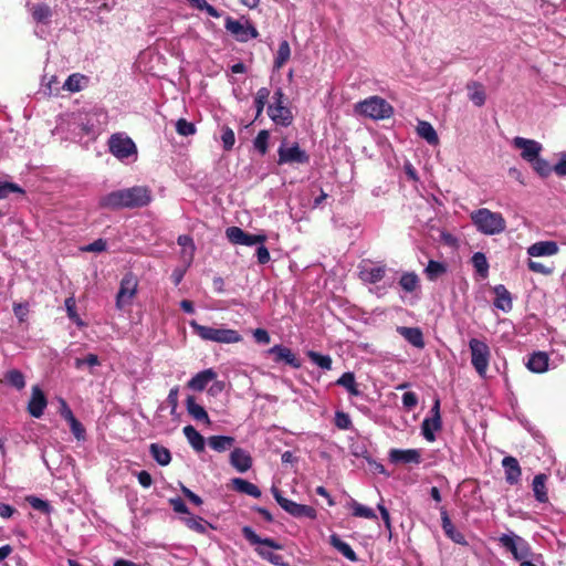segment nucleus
<instances>
[{
  "label": "nucleus",
  "instance_id": "34",
  "mask_svg": "<svg viewBox=\"0 0 566 566\" xmlns=\"http://www.w3.org/2000/svg\"><path fill=\"white\" fill-rule=\"evenodd\" d=\"M232 486L239 493H243V494L250 495L255 499L261 496L260 489L255 484H253L244 479H241V478L232 479Z\"/></svg>",
  "mask_w": 566,
  "mask_h": 566
},
{
  "label": "nucleus",
  "instance_id": "20",
  "mask_svg": "<svg viewBox=\"0 0 566 566\" xmlns=\"http://www.w3.org/2000/svg\"><path fill=\"white\" fill-rule=\"evenodd\" d=\"M559 251L555 241H538L527 248V254L531 258L553 256Z\"/></svg>",
  "mask_w": 566,
  "mask_h": 566
},
{
  "label": "nucleus",
  "instance_id": "38",
  "mask_svg": "<svg viewBox=\"0 0 566 566\" xmlns=\"http://www.w3.org/2000/svg\"><path fill=\"white\" fill-rule=\"evenodd\" d=\"M469 91V98L475 105L481 107L485 103V92L482 85L478 82H470L467 85Z\"/></svg>",
  "mask_w": 566,
  "mask_h": 566
},
{
  "label": "nucleus",
  "instance_id": "12",
  "mask_svg": "<svg viewBox=\"0 0 566 566\" xmlns=\"http://www.w3.org/2000/svg\"><path fill=\"white\" fill-rule=\"evenodd\" d=\"M358 276L366 283L376 285L386 276L387 266L381 262H374L371 260H363L358 266Z\"/></svg>",
  "mask_w": 566,
  "mask_h": 566
},
{
  "label": "nucleus",
  "instance_id": "21",
  "mask_svg": "<svg viewBox=\"0 0 566 566\" xmlns=\"http://www.w3.org/2000/svg\"><path fill=\"white\" fill-rule=\"evenodd\" d=\"M502 467L505 473V481L510 485H516L521 481L522 470L518 461L514 457H505L502 460Z\"/></svg>",
  "mask_w": 566,
  "mask_h": 566
},
{
  "label": "nucleus",
  "instance_id": "9",
  "mask_svg": "<svg viewBox=\"0 0 566 566\" xmlns=\"http://www.w3.org/2000/svg\"><path fill=\"white\" fill-rule=\"evenodd\" d=\"M28 8L32 20L36 23L35 35L44 39L48 35V27L52 22L54 10L44 2L28 4Z\"/></svg>",
  "mask_w": 566,
  "mask_h": 566
},
{
  "label": "nucleus",
  "instance_id": "54",
  "mask_svg": "<svg viewBox=\"0 0 566 566\" xmlns=\"http://www.w3.org/2000/svg\"><path fill=\"white\" fill-rule=\"evenodd\" d=\"M269 137L270 135L268 130H260L254 139V147L261 155H264L268 151Z\"/></svg>",
  "mask_w": 566,
  "mask_h": 566
},
{
  "label": "nucleus",
  "instance_id": "58",
  "mask_svg": "<svg viewBox=\"0 0 566 566\" xmlns=\"http://www.w3.org/2000/svg\"><path fill=\"white\" fill-rule=\"evenodd\" d=\"M23 193V190L13 182H0V199L7 198L10 193Z\"/></svg>",
  "mask_w": 566,
  "mask_h": 566
},
{
  "label": "nucleus",
  "instance_id": "47",
  "mask_svg": "<svg viewBox=\"0 0 566 566\" xmlns=\"http://www.w3.org/2000/svg\"><path fill=\"white\" fill-rule=\"evenodd\" d=\"M307 356L311 361L317 365L319 368L324 370L332 369V358L329 355H322L317 352L311 350L307 353Z\"/></svg>",
  "mask_w": 566,
  "mask_h": 566
},
{
  "label": "nucleus",
  "instance_id": "6",
  "mask_svg": "<svg viewBox=\"0 0 566 566\" xmlns=\"http://www.w3.org/2000/svg\"><path fill=\"white\" fill-rule=\"evenodd\" d=\"M109 153L120 161H125L130 157L137 159V147L134 140L125 133H115L108 139Z\"/></svg>",
  "mask_w": 566,
  "mask_h": 566
},
{
  "label": "nucleus",
  "instance_id": "24",
  "mask_svg": "<svg viewBox=\"0 0 566 566\" xmlns=\"http://www.w3.org/2000/svg\"><path fill=\"white\" fill-rule=\"evenodd\" d=\"M230 463L239 472H247L252 465V458L248 451L235 448L230 453Z\"/></svg>",
  "mask_w": 566,
  "mask_h": 566
},
{
  "label": "nucleus",
  "instance_id": "23",
  "mask_svg": "<svg viewBox=\"0 0 566 566\" xmlns=\"http://www.w3.org/2000/svg\"><path fill=\"white\" fill-rule=\"evenodd\" d=\"M389 460L392 463H420L421 454L416 449H392L389 452Z\"/></svg>",
  "mask_w": 566,
  "mask_h": 566
},
{
  "label": "nucleus",
  "instance_id": "61",
  "mask_svg": "<svg viewBox=\"0 0 566 566\" xmlns=\"http://www.w3.org/2000/svg\"><path fill=\"white\" fill-rule=\"evenodd\" d=\"M107 248V243L103 239H97L94 242L82 248V251L85 252H103Z\"/></svg>",
  "mask_w": 566,
  "mask_h": 566
},
{
  "label": "nucleus",
  "instance_id": "53",
  "mask_svg": "<svg viewBox=\"0 0 566 566\" xmlns=\"http://www.w3.org/2000/svg\"><path fill=\"white\" fill-rule=\"evenodd\" d=\"M176 130L179 135L187 137L196 133V126L193 123H190L185 118H179L176 122Z\"/></svg>",
  "mask_w": 566,
  "mask_h": 566
},
{
  "label": "nucleus",
  "instance_id": "13",
  "mask_svg": "<svg viewBox=\"0 0 566 566\" xmlns=\"http://www.w3.org/2000/svg\"><path fill=\"white\" fill-rule=\"evenodd\" d=\"M224 28L239 42H248L259 36L258 30L249 20H235L228 17L224 22Z\"/></svg>",
  "mask_w": 566,
  "mask_h": 566
},
{
  "label": "nucleus",
  "instance_id": "39",
  "mask_svg": "<svg viewBox=\"0 0 566 566\" xmlns=\"http://www.w3.org/2000/svg\"><path fill=\"white\" fill-rule=\"evenodd\" d=\"M447 265L442 262L430 260L424 269V274L429 281H437L447 273Z\"/></svg>",
  "mask_w": 566,
  "mask_h": 566
},
{
  "label": "nucleus",
  "instance_id": "32",
  "mask_svg": "<svg viewBox=\"0 0 566 566\" xmlns=\"http://www.w3.org/2000/svg\"><path fill=\"white\" fill-rule=\"evenodd\" d=\"M417 134L429 145L436 146L439 143L438 134L429 122L419 120L417 125Z\"/></svg>",
  "mask_w": 566,
  "mask_h": 566
},
{
  "label": "nucleus",
  "instance_id": "64",
  "mask_svg": "<svg viewBox=\"0 0 566 566\" xmlns=\"http://www.w3.org/2000/svg\"><path fill=\"white\" fill-rule=\"evenodd\" d=\"M554 172L559 176H566V153H562L558 163L553 167Z\"/></svg>",
  "mask_w": 566,
  "mask_h": 566
},
{
  "label": "nucleus",
  "instance_id": "55",
  "mask_svg": "<svg viewBox=\"0 0 566 566\" xmlns=\"http://www.w3.org/2000/svg\"><path fill=\"white\" fill-rule=\"evenodd\" d=\"M27 502L34 509V510H38V511H41L43 513H50L51 511V506L49 504V502L38 497V496H34V495H30L27 497Z\"/></svg>",
  "mask_w": 566,
  "mask_h": 566
},
{
  "label": "nucleus",
  "instance_id": "5",
  "mask_svg": "<svg viewBox=\"0 0 566 566\" xmlns=\"http://www.w3.org/2000/svg\"><path fill=\"white\" fill-rule=\"evenodd\" d=\"M355 112L371 119L389 118L392 113V106L382 97L370 96L355 105Z\"/></svg>",
  "mask_w": 566,
  "mask_h": 566
},
{
  "label": "nucleus",
  "instance_id": "30",
  "mask_svg": "<svg viewBox=\"0 0 566 566\" xmlns=\"http://www.w3.org/2000/svg\"><path fill=\"white\" fill-rule=\"evenodd\" d=\"M329 544L348 560L356 562L358 559L350 545L344 542L338 535L332 534L329 536Z\"/></svg>",
  "mask_w": 566,
  "mask_h": 566
},
{
  "label": "nucleus",
  "instance_id": "18",
  "mask_svg": "<svg viewBox=\"0 0 566 566\" xmlns=\"http://www.w3.org/2000/svg\"><path fill=\"white\" fill-rule=\"evenodd\" d=\"M439 511L441 514V522H442V528L444 531V534L455 544L463 545V546L468 545V542H467L464 535L461 532L457 531L454 525L452 524L446 507L440 506Z\"/></svg>",
  "mask_w": 566,
  "mask_h": 566
},
{
  "label": "nucleus",
  "instance_id": "4",
  "mask_svg": "<svg viewBox=\"0 0 566 566\" xmlns=\"http://www.w3.org/2000/svg\"><path fill=\"white\" fill-rule=\"evenodd\" d=\"M189 325L193 333L203 340L221 344H234L242 340V336L234 329L203 326L196 321H190Z\"/></svg>",
  "mask_w": 566,
  "mask_h": 566
},
{
  "label": "nucleus",
  "instance_id": "7",
  "mask_svg": "<svg viewBox=\"0 0 566 566\" xmlns=\"http://www.w3.org/2000/svg\"><path fill=\"white\" fill-rule=\"evenodd\" d=\"M500 545L509 551L515 560H523L532 555L531 545L522 536L510 531L499 537Z\"/></svg>",
  "mask_w": 566,
  "mask_h": 566
},
{
  "label": "nucleus",
  "instance_id": "26",
  "mask_svg": "<svg viewBox=\"0 0 566 566\" xmlns=\"http://www.w3.org/2000/svg\"><path fill=\"white\" fill-rule=\"evenodd\" d=\"M397 333L417 348L424 347L423 334L418 327L398 326Z\"/></svg>",
  "mask_w": 566,
  "mask_h": 566
},
{
  "label": "nucleus",
  "instance_id": "43",
  "mask_svg": "<svg viewBox=\"0 0 566 566\" xmlns=\"http://www.w3.org/2000/svg\"><path fill=\"white\" fill-rule=\"evenodd\" d=\"M86 81V77L82 74L74 73L71 74L63 84V90L69 92H80L83 88V83Z\"/></svg>",
  "mask_w": 566,
  "mask_h": 566
},
{
  "label": "nucleus",
  "instance_id": "33",
  "mask_svg": "<svg viewBox=\"0 0 566 566\" xmlns=\"http://www.w3.org/2000/svg\"><path fill=\"white\" fill-rule=\"evenodd\" d=\"M546 480L547 476L541 473L535 475L532 482L534 496L539 503H546L548 501Z\"/></svg>",
  "mask_w": 566,
  "mask_h": 566
},
{
  "label": "nucleus",
  "instance_id": "29",
  "mask_svg": "<svg viewBox=\"0 0 566 566\" xmlns=\"http://www.w3.org/2000/svg\"><path fill=\"white\" fill-rule=\"evenodd\" d=\"M494 293L496 295L494 306L503 312H510L513 304L511 293L507 289L504 285L499 284L494 287Z\"/></svg>",
  "mask_w": 566,
  "mask_h": 566
},
{
  "label": "nucleus",
  "instance_id": "62",
  "mask_svg": "<svg viewBox=\"0 0 566 566\" xmlns=\"http://www.w3.org/2000/svg\"><path fill=\"white\" fill-rule=\"evenodd\" d=\"M402 405L408 410H412L418 405V397L412 391H407L402 395Z\"/></svg>",
  "mask_w": 566,
  "mask_h": 566
},
{
  "label": "nucleus",
  "instance_id": "1",
  "mask_svg": "<svg viewBox=\"0 0 566 566\" xmlns=\"http://www.w3.org/2000/svg\"><path fill=\"white\" fill-rule=\"evenodd\" d=\"M151 191L145 186H135L132 188L112 191L99 199V207L108 209L142 208L150 203Z\"/></svg>",
  "mask_w": 566,
  "mask_h": 566
},
{
  "label": "nucleus",
  "instance_id": "28",
  "mask_svg": "<svg viewBox=\"0 0 566 566\" xmlns=\"http://www.w3.org/2000/svg\"><path fill=\"white\" fill-rule=\"evenodd\" d=\"M186 409L188 415L195 419L196 421L205 422L206 424H210V418L206 409L196 402L195 397L188 396L186 399Z\"/></svg>",
  "mask_w": 566,
  "mask_h": 566
},
{
  "label": "nucleus",
  "instance_id": "48",
  "mask_svg": "<svg viewBox=\"0 0 566 566\" xmlns=\"http://www.w3.org/2000/svg\"><path fill=\"white\" fill-rule=\"evenodd\" d=\"M99 365V358L95 354H87L84 358L77 357L74 359V367L78 370L83 369L84 367H88L90 369H92Z\"/></svg>",
  "mask_w": 566,
  "mask_h": 566
},
{
  "label": "nucleus",
  "instance_id": "17",
  "mask_svg": "<svg viewBox=\"0 0 566 566\" xmlns=\"http://www.w3.org/2000/svg\"><path fill=\"white\" fill-rule=\"evenodd\" d=\"M48 400L39 386L32 387L31 398L28 403V412L34 418H41L46 408Z\"/></svg>",
  "mask_w": 566,
  "mask_h": 566
},
{
  "label": "nucleus",
  "instance_id": "46",
  "mask_svg": "<svg viewBox=\"0 0 566 566\" xmlns=\"http://www.w3.org/2000/svg\"><path fill=\"white\" fill-rule=\"evenodd\" d=\"M472 264L475 271L482 276L486 277L489 273V263L486 256L482 252H475L472 256Z\"/></svg>",
  "mask_w": 566,
  "mask_h": 566
},
{
  "label": "nucleus",
  "instance_id": "14",
  "mask_svg": "<svg viewBox=\"0 0 566 566\" xmlns=\"http://www.w3.org/2000/svg\"><path fill=\"white\" fill-rule=\"evenodd\" d=\"M137 277L132 272L126 273L120 281L119 290L116 295L117 310H123L132 304L137 293Z\"/></svg>",
  "mask_w": 566,
  "mask_h": 566
},
{
  "label": "nucleus",
  "instance_id": "52",
  "mask_svg": "<svg viewBox=\"0 0 566 566\" xmlns=\"http://www.w3.org/2000/svg\"><path fill=\"white\" fill-rule=\"evenodd\" d=\"M269 96H270V91L266 87H261L258 90V92L255 94V98H254V105H255L258 116L263 112Z\"/></svg>",
  "mask_w": 566,
  "mask_h": 566
},
{
  "label": "nucleus",
  "instance_id": "51",
  "mask_svg": "<svg viewBox=\"0 0 566 566\" xmlns=\"http://www.w3.org/2000/svg\"><path fill=\"white\" fill-rule=\"evenodd\" d=\"M530 164L541 177L549 176L553 170L549 163L546 159L541 158L539 156L536 157V159L532 160Z\"/></svg>",
  "mask_w": 566,
  "mask_h": 566
},
{
  "label": "nucleus",
  "instance_id": "41",
  "mask_svg": "<svg viewBox=\"0 0 566 566\" xmlns=\"http://www.w3.org/2000/svg\"><path fill=\"white\" fill-rule=\"evenodd\" d=\"M177 242L182 248V259L190 263L195 252L193 240L189 235H179Z\"/></svg>",
  "mask_w": 566,
  "mask_h": 566
},
{
  "label": "nucleus",
  "instance_id": "60",
  "mask_svg": "<svg viewBox=\"0 0 566 566\" xmlns=\"http://www.w3.org/2000/svg\"><path fill=\"white\" fill-rule=\"evenodd\" d=\"M69 424L72 433L77 440H83L85 438V429L76 418L69 421Z\"/></svg>",
  "mask_w": 566,
  "mask_h": 566
},
{
  "label": "nucleus",
  "instance_id": "31",
  "mask_svg": "<svg viewBox=\"0 0 566 566\" xmlns=\"http://www.w3.org/2000/svg\"><path fill=\"white\" fill-rule=\"evenodd\" d=\"M182 432L195 451L202 452L205 450V438L192 426H186Z\"/></svg>",
  "mask_w": 566,
  "mask_h": 566
},
{
  "label": "nucleus",
  "instance_id": "8",
  "mask_svg": "<svg viewBox=\"0 0 566 566\" xmlns=\"http://www.w3.org/2000/svg\"><path fill=\"white\" fill-rule=\"evenodd\" d=\"M271 492L273 494V497L275 499L276 503L290 515L296 518H310L315 520L317 516L316 510L313 506L305 505V504H298L294 501H291L286 497H284L281 493V491L272 486Z\"/></svg>",
  "mask_w": 566,
  "mask_h": 566
},
{
  "label": "nucleus",
  "instance_id": "50",
  "mask_svg": "<svg viewBox=\"0 0 566 566\" xmlns=\"http://www.w3.org/2000/svg\"><path fill=\"white\" fill-rule=\"evenodd\" d=\"M353 515L356 517H364L368 520L376 518V514L373 509L365 506L356 501L352 502Z\"/></svg>",
  "mask_w": 566,
  "mask_h": 566
},
{
  "label": "nucleus",
  "instance_id": "49",
  "mask_svg": "<svg viewBox=\"0 0 566 566\" xmlns=\"http://www.w3.org/2000/svg\"><path fill=\"white\" fill-rule=\"evenodd\" d=\"M67 317L74 322L77 326H84V322L81 319L76 312V302L73 296L67 297L64 302Z\"/></svg>",
  "mask_w": 566,
  "mask_h": 566
},
{
  "label": "nucleus",
  "instance_id": "10",
  "mask_svg": "<svg viewBox=\"0 0 566 566\" xmlns=\"http://www.w3.org/2000/svg\"><path fill=\"white\" fill-rule=\"evenodd\" d=\"M469 348L471 352L472 366L481 377H485L491 358L490 347L483 340L471 338Z\"/></svg>",
  "mask_w": 566,
  "mask_h": 566
},
{
  "label": "nucleus",
  "instance_id": "19",
  "mask_svg": "<svg viewBox=\"0 0 566 566\" xmlns=\"http://www.w3.org/2000/svg\"><path fill=\"white\" fill-rule=\"evenodd\" d=\"M268 115L277 125L289 126L292 123L293 116L286 106L280 103H273L268 108Z\"/></svg>",
  "mask_w": 566,
  "mask_h": 566
},
{
  "label": "nucleus",
  "instance_id": "63",
  "mask_svg": "<svg viewBox=\"0 0 566 566\" xmlns=\"http://www.w3.org/2000/svg\"><path fill=\"white\" fill-rule=\"evenodd\" d=\"M187 525L199 533L206 532L205 521L201 517L191 516L187 520Z\"/></svg>",
  "mask_w": 566,
  "mask_h": 566
},
{
  "label": "nucleus",
  "instance_id": "25",
  "mask_svg": "<svg viewBox=\"0 0 566 566\" xmlns=\"http://www.w3.org/2000/svg\"><path fill=\"white\" fill-rule=\"evenodd\" d=\"M217 378V373L211 369H205L196 374L187 384L188 388L195 391H202L209 382Z\"/></svg>",
  "mask_w": 566,
  "mask_h": 566
},
{
  "label": "nucleus",
  "instance_id": "56",
  "mask_svg": "<svg viewBox=\"0 0 566 566\" xmlns=\"http://www.w3.org/2000/svg\"><path fill=\"white\" fill-rule=\"evenodd\" d=\"M335 426L340 430H348L352 428V419L348 413L337 411L335 413Z\"/></svg>",
  "mask_w": 566,
  "mask_h": 566
},
{
  "label": "nucleus",
  "instance_id": "59",
  "mask_svg": "<svg viewBox=\"0 0 566 566\" xmlns=\"http://www.w3.org/2000/svg\"><path fill=\"white\" fill-rule=\"evenodd\" d=\"M527 268L532 272L541 273V274H544V275H549V274L553 273V268L546 266L545 264H543L541 262L533 261L532 259L528 260Z\"/></svg>",
  "mask_w": 566,
  "mask_h": 566
},
{
  "label": "nucleus",
  "instance_id": "44",
  "mask_svg": "<svg viewBox=\"0 0 566 566\" xmlns=\"http://www.w3.org/2000/svg\"><path fill=\"white\" fill-rule=\"evenodd\" d=\"M399 285L408 293L413 292L419 285L418 275L413 272L403 273L399 280Z\"/></svg>",
  "mask_w": 566,
  "mask_h": 566
},
{
  "label": "nucleus",
  "instance_id": "35",
  "mask_svg": "<svg viewBox=\"0 0 566 566\" xmlns=\"http://www.w3.org/2000/svg\"><path fill=\"white\" fill-rule=\"evenodd\" d=\"M442 426L441 420H438V418H424L421 423V432L423 438L429 441L433 442L436 440L434 432L440 430Z\"/></svg>",
  "mask_w": 566,
  "mask_h": 566
},
{
  "label": "nucleus",
  "instance_id": "2",
  "mask_svg": "<svg viewBox=\"0 0 566 566\" xmlns=\"http://www.w3.org/2000/svg\"><path fill=\"white\" fill-rule=\"evenodd\" d=\"M470 218L476 230L485 235L500 234L506 229V221L502 213L488 208L471 212Z\"/></svg>",
  "mask_w": 566,
  "mask_h": 566
},
{
  "label": "nucleus",
  "instance_id": "40",
  "mask_svg": "<svg viewBox=\"0 0 566 566\" xmlns=\"http://www.w3.org/2000/svg\"><path fill=\"white\" fill-rule=\"evenodd\" d=\"M336 385L344 387L352 396H359L355 375L350 371L344 373L337 380Z\"/></svg>",
  "mask_w": 566,
  "mask_h": 566
},
{
  "label": "nucleus",
  "instance_id": "36",
  "mask_svg": "<svg viewBox=\"0 0 566 566\" xmlns=\"http://www.w3.org/2000/svg\"><path fill=\"white\" fill-rule=\"evenodd\" d=\"M149 452H150L151 457L154 458V460L159 465H163V467L168 465L171 461V453L164 446H160L158 443H151L149 446Z\"/></svg>",
  "mask_w": 566,
  "mask_h": 566
},
{
  "label": "nucleus",
  "instance_id": "37",
  "mask_svg": "<svg viewBox=\"0 0 566 566\" xmlns=\"http://www.w3.org/2000/svg\"><path fill=\"white\" fill-rule=\"evenodd\" d=\"M234 442V438L229 436H211L208 439L209 447L217 452H224L229 450Z\"/></svg>",
  "mask_w": 566,
  "mask_h": 566
},
{
  "label": "nucleus",
  "instance_id": "27",
  "mask_svg": "<svg viewBox=\"0 0 566 566\" xmlns=\"http://www.w3.org/2000/svg\"><path fill=\"white\" fill-rule=\"evenodd\" d=\"M526 366L533 373H545L549 368V357L545 352H535L530 356Z\"/></svg>",
  "mask_w": 566,
  "mask_h": 566
},
{
  "label": "nucleus",
  "instance_id": "57",
  "mask_svg": "<svg viewBox=\"0 0 566 566\" xmlns=\"http://www.w3.org/2000/svg\"><path fill=\"white\" fill-rule=\"evenodd\" d=\"M221 140L224 150H231L235 143L234 132L230 127H224L222 130Z\"/></svg>",
  "mask_w": 566,
  "mask_h": 566
},
{
  "label": "nucleus",
  "instance_id": "16",
  "mask_svg": "<svg viewBox=\"0 0 566 566\" xmlns=\"http://www.w3.org/2000/svg\"><path fill=\"white\" fill-rule=\"evenodd\" d=\"M514 147L522 150L521 156L527 163L536 159L542 151V144L534 139H527L523 137H515L513 139Z\"/></svg>",
  "mask_w": 566,
  "mask_h": 566
},
{
  "label": "nucleus",
  "instance_id": "42",
  "mask_svg": "<svg viewBox=\"0 0 566 566\" xmlns=\"http://www.w3.org/2000/svg\"><path fill=\"white\" fill-rule=\"evenodd\" d=\"M291 56V48L286 40H283L280 45L276 53V56L274 59V67L276 70H280L290 59Z\"/></svg>",
  "mask_w": 566,
  "mask_h": 566
},
{
  "label": "nucleus",
  "instance_id": "15",
  "mask_svg": "<svg viewBox=\"0 0 566 566\" xmlns=\"http://www.w3.org/2000/svg\"><path fill=\"white\" fill-rule=\"evenodd\" d=\"M227 238L230 242L234 244H241L247 247H252L255 244H262L266 240V235L264 234H251L243 231L239 227H230L226 231Z\"/></svg>",
  "mask_w": 566,
  "mask_h": 566
},
{
  "label": "nucleus",
  "instance_id": "3",
  "mask_svg": "<svg viewBox=\"0 0 566 566\" xmlns=\"http://www.w3.org/2000/svg\"><path fill=\"white\" fill-rule=\"evenodd\" d=\"M242 534L247 541H249L252 545H258L255 552L260 557L268 560L273 565H282L283 558L281 555L273 553L271 549H282V545L275 542L272 538H262L260 537L252 527L244 526L242 528Z\"/></svg>",
  "mask_w": 566,
  "mask_h": 566
},
{
  "label": "nucleus",
  "instance_id": "22",
  "mask_svg": "<svg viewBox=\"0 0 566 566\" xmlns=\"http://www.w3.org/2000/svg\"><path fill=\"white\" fill-rule=\"evenodd\" d=\"M268 354L274 355V360L276 363L284 361L285 364L292 366L293 368L301 367V363L293 354V352L283 345H274L268 350Z\"/></svg>",
  "mask_w": 566,
  "mask_h": 566
},
{
  "label": "nucleus",
  "instance_id": "45",
  "mask_svg": "<svg viewBox=\"0 0 566 566\" xmlns=\"http://www.w3.org/2000/svg\"><path fill=\"white\" fill-rule=\"evenodd\" d=\"M6 381L18 390L25 387V379L23 374L18 369H11L4 375Z\"/></svg>",
  "mask_w": 566,
  "mask_h": 566
},
{
  "label": "nucleus",
  "instance_id": "11",
  "mask_svg": "<svg viewBox=\"0 0 566 566\" xmlns=\"http://www.w3.org/2000/svg\"><path fill=\"white\" fill-rule=\"evenodd\" d=\"M277 155L279 165H305L310 163V155L297 143L289 144L285 139L281 143Z\"/></svg>",
  "mask_w": 566,
  "mask_h": 566
}]
</instances>
